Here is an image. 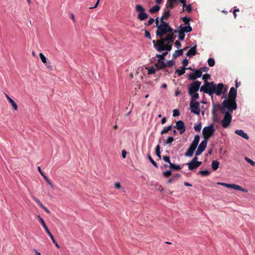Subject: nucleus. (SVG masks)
<instances>
[{
  "label": "nucleus",
  "mask_w": 255,
  "mask_h": 255,
  "mask_svg": "<svg viewBox=\"0 0 255 255\" xmlns=\"http://www.w3.org/2000/svg\"><path fill=\"white\" fill-rule=\"evenodd\" d=\"M154 47L158 51H162L166 50L170 51L172 49V45L170 43V33H167L166 36L162 39H158L155 43V40L153 41Z\"/></svg>",
  "instance_id": "nucleus-1"
},
{
  "label": "nucleus",
  "mask_w": 255,
  "mask_h": 255,
  "mask_svg": "<svg viewBox=\"0 0 255 255\" xmlns=\"http://www.w3.org/2000/svg\"><path fill=\"white\" fill-rule=\"evenodd\" d=\"M217 107L219 108L222 112H224L225 109H228L229 112L232 113L237 108V105L236 101H233L231 98L229 97L227 99H225L222 103V107L221 105H217Z\"/></svg>",
  "instance_id": "nucleus-2"
},
{
  "label": "nucleus",
  "mask_w": 255,
  "mask_h": 255,
  "mask_svg": "<svg viewBox=\"0 0 255 255\" xmlns=\"http://www.w3.org/2000/svg\"><path fill=\"white\" fill-rule=\"evenodd\" d=\"M160 23L158 27V30H156L155 32L157 36L160 37L161 38H163L164 35L168 33V31L172 30L171 27L167 23V22L162 20V19H160Z\"/></svg>",
  "instance_id": "nucleus-3"
},
{
  "label": "nucleus",
  "mask_w": 255,
  "mask_h": 255,
  "mask_svg": "<svg viewBox=\"0 0 255 255\" xmlns=\"http://www.w3.org/2000/svg\"><path fill=\"white\" fill-rule=\"evenodd\" d=\"M200 137L199 135H196L194 136V138L187 150L186 152L184 153V155L186 156H192L193 155L194 151L196 149L198 144L200 141Z\"/></svg>",
  "instance_id": "nucleus-4"
},
{
  "label": "nucleus",
  "mask_w": 255,
  "mask_h": 255,
  "mask_svg": "<svg viewBox=\"0 0 255 255\" xmlns=\"http://www.w3.org/2000/svg\"><path fill=\"white\" fill-rule=\"evenodd\" d=\"M200 91L208 94L209 95H213L215 93V84L214 82H206V86H202L200 88Z\"/></svg>",
  "instance_id": "nucleus-5"
},
{
  "label": "nucleus",
  "mask_w": 255,
  "mask_h": 255,
  "mask_svg": "<svg viewBox=\"0 0 255 255\" xmlns=\"http://www.w3.org/2000/svg\"><path fill=\"white\" fill-rule=\"evenodd\" d=\"M215 128H214L213 125H211L209 126L205 127L203 130L202 132L203 134L204 135V138L206 140V143L207 144V142L208 140V139L210 138L211 136L213 134H214Z\"/></svg>",
  "instance_id": "nucleus-6"
},
{
  "label": "nucleus",
  "mask_w": 255,
  "mask_h": 255,
  "mask_svg": "<svg viewBox=\"0 0 255 255\" xmlns=\"http://www.w3.org/2000/svg\"><path fill=\"white\" fill-rule=\"evenodd\" d=\"M225 115L222 121V126L224 128H228L232 122V115L229 112L224 111Z\"/></svg>",
  "instance_id": "nucleus-7"
},
{
  "label": "nucleus",
  "mask_w": 255,
  "mask_h": 255,
  "mask_svg": "<svg viewBox=\"0 0 255 255\" xmlns=\"http://www.w3.org/2000/svg\"><path fill=\"white\" fill-rule=\"evenodd\" d=\"M201 84V82L196 80L189 85L188 93L191 96V98L193 97L195 92H198L199 89H200Z\"/></svg>",
  "instance_id": "nucleus-8"
},
{
  "label": "nucleus",
  "mask_w": 255,
  "mask_h": 255,
  "mask_svg": "<svg viewBox=\"0 0 255 255\" xmlns=\"http://www.w3.org/2000/svg\"><path fill=\"white\" fill-rule=\"evenodd\" d=\"M218 185H223L227 188H233V189L239 190V191H243V192H248V190L245 188H242V186H239L237 184H229V183H226V182H217Z\"/></svg>",
  "instance_id": "nucleus-9"
},
{
  "label": "nucleus",
  "mask_w": 255,
  "mask_h": 255,
  "mask_svg": "<svg viewBox=\"0 0 255 255\" xmlns=\"http://www.w3.org/2000/svg\"><path fill=\"white\" fill-rule=\"evenodd\" d=\"M190 106L191 112L196 114H199L200 110L199 108V103L197 101L191 100L190 103Z\"/></svg>",
  "instance_id": "nucleus-10"
},
{
  "label": "nucleus",
  "mask_w": 255,
  "mask_h": 255,
  "mask_svg": "<svg viewBox=\"0 0 255 255\" xmlns=\"http://www.w3.org/2000/svg\"><path fill=\"white\" fill-rule=\"evenodd\" d=\"M227 91V88H224V84L222 83L216 85L215 84V93L217 95H221L222 94L225 93Z\"/></svg>",
  "instance_id": "nucleus-11"
},
{
  "label": "nucleus",
  "mask_w": 255,
  "mask_h": 255,
  "mask_svg": "<svg viewBox=\"0 0 255 255\" xmlns=\"http://www.w3.org/2000/svg\"><path fill=\"white\" fill-rule=\"evenodd\" d=\"M174 128L179 130L180 134H183L186 131L185 124L182 121L176 122V125H175Z\"/></svg>",
  "instance_id": "nucleus-12"
},
{
  "label": "nucleus",
  "mask_w": 255,
  "mask_h": 255,
  "mask_svg": "<svg viewBox=\"0 0 255 255\" xmlns=\"http://www.w3.org/2000/svg\"><path fill=\"white\" fill-rule=\"evenodd\" d=\"M207 147V141L205 138H204L203 140L199 144L197 150L196 152V155H200L202 152L204 151L205 149Z\"/></svg>",
  "instance_id": "nucleus-13"
},
{
  "label": "nucleus",
  "mask_w": 255,
  "mask_h": 255,
  "mask_svg": "<svg viewBox=\"0 0 255 255\" xmlns=\"http://www.w3.org/2000/svg\"><path fill=\"white\" fill-rule=\"evenodd\" d=\"M202 76V72L200 68L198 70H194V72L190 73L188 75V79L192 80H195L197 78L201 77Z\"/></svg>",
  "instance_id": "nucleus-14"
},
{
  "label": "nucleus",
  "mask_w": 255,
  "mask_h": 255,
  "mask_svg": "<svg viewBox=\"0 0 255 255\" xmlns=\"http://www.w3.org/2000/svg\"><path fill=\"white\" fill-rule=\"evenodd\" d=\"M201 163L202 162H195V161L193 162V159H192L190 162L188 163V168L190 170H193L200 166Z\"/></svg>",
  "instance_id": "nucleus-15"
},
{
  "label": "nucleus",
  "mask_w": 255,
  "mask_h": 255,
  "mask_svg": "<svg viewBox=\"0 0 255 255\" xmlns=\"http://www.w3.org/2000/svg\"><path fill=\"white\" fill-rule=\"evenodd\" d=\"M229 96L233 101H236L237 97V90L235 87H231L229 94Z\"/></svg>",
  "instance_id": "nucleus-16"
},
{
  "label": "nucleus",
  "mask_w": 255,
  "mask_h": 255,
  "mask_svg": "<svg viewBox=\"0 0 255 255\" xmlns=\"http://www.w3.org/2000/svg\"><path fill=\"white\" fill-rule=\"evenodd\" d=\"M178 32V30H173L171 27V30H169L168 32H169L170 35V44L173 43V41H174L175 38L176 37V35H174V33H176Z\"/></svg>",
  "instance_id": "nucleus-17"
},
{
  "label": "nucleus",
  "mask_w": 255,
  "mask_h": 255,
  "mask_svg": "<svg viewBox=\"0 0 255 255\" xmlns=\"http://www.w3.org/2000/svg\"><path fill=\"white\" fill-rule=\"evenodd\" d=\"M236 134H238V135L241 136V137H243L245 139H249V136L247 133H246V132H244L243 129H236L235 130Z\"/></svg>",
  "instance_id": "nucleus-18"
},
{
  "label": "nucleus",
  "mask_w": 255,
  "mask_h": 255,
  "mask_svg": "<svg viewBox=\"0 0 255 255\" xmlns=\"http://www.w3.org/2000/svg\"><path fill=\"white\" fill-rule=\"evenodd\" d=\"M197 53V45L190 48V49L187 52L186 55L187 56H194Z\"/></svg>",
  "instance_id": "nucleus-19"
},
{
  "label": "nucleus",
  "mask_w": 255,
  "mask_h": 255,
  "mask_svg": "<svg viewBox=\"0 0 255 255\" xmlns=\"http://www.w3.org/2000/svg\"><path fill=\"white\" fill-rule=\"evenodd\" d=\"M155 66L158 69H163L164 68V67H166V63H164L163 61H161V60H160L159 58H158V60L157 63H155Z\"/></svg>",
  "instance_id": "nucleus-20"
},
{
  "label": "nucleus",
  "mask_w": 255,
  "mask_h": 255,
  "mask_svg": "<svg viewBox=\"0 0 255 255\" xmlns=\"http://www.w3.org/2000/svg\"><path fill=\"white\" fill-rule=\"evenodd\" d=\"M38 218L39 219V221L40 223H41L42 226H43V227L45 230L46 233L49 235V233H50V231L48 229L46 224H45L43 219L42 218V217H40V216H39V215L38 216Z\"/></svg>",
  "instance_id": "nucleus-21"
},
{
  "label": "nucleus",
  "mask_w": 255,
  "mask_h": 255,
  "mask_svg": "<svg viewBox=\"0 0 255 255\" xmlns=\"http://www.w3.org/2000/svg\"><path fill=\"white\" fill-rule=\"evenodd\" d=\"M170 15V13L169 12V10L167 9V8H166V6H165V9H164V12H163V15L160 17V18L162 20H164V21L166 20V19H168Z\"/></svg>",
  "instance_id": "nucleus-22"
},
{
  "label": "nucleus",
  "mask_w": 255,
  "mask_h": 255,
  "mask_svg": "<svg viewBox=\"0 0 255 255\" xmlns=\"http://www.w3.org/2000/svg\"><path fill=\"white\" fill-rule=\"evenodd\" d=\"M147 17H148V14H147L145 11L138 13L137 15L138 19H139L140 20H144V19H147Z\"/></svg>",
  "instance_id": "nucleus-23"
},
{
  "label": "nucleus",
  "mask_w": 255,
  "mask_h": 255,
  "mask_svg": "<svg viewBox=\"0 0 255 255\" xmlns=\"http://www.w3.org/2000/svg\"><path fill=\"white\" fill-rule=\"evenodd\" d=\"M175 5V2H172V1H167V2L165 3L166 8L169 10L170 13L171 10H172V9L173 8V7H174Z\"/></svg>",
  "instance_id": "nucleus-24"
},
{
  "label": "nucleus",
  "mask_w": 255,
  "mask_h": 255,
  "mask_svg": "<svg viewBox=\"0 0 255 255\" xmlns=\"http://www.w3.org/2000/svg\"><path fill=\"white\" fill-rule=\"evenodd\" d=\"M6 98L8 100V101H9L10 103H11L13 109L14 110H17L18 106H17L16 103H15V102H14V101L13 100V99H11V98L9 97V96H8V95L6 94Z\"/></svg>",
  "instance_id": "nucleus-25"
},
{
  "label": "nucleus",
  "mask_w": 255,
  "mask_h": 255,
  "mask_svg": "<svg viewBox=\"0 0 255 255\" xmlns=\"http://www.w3.org/2000/svg\"><path fill=\"white\" fill-rule=\"evenodd\" d=\"M180 30H178L177 32L179 33L178 38L179 39V40H184L185 38V34L182 26H180Z\"/></svg>",
  "instance_id": "nucleus-26"
},
{
  "label": "nucleus",
  "mask_w": 255,
  "mask_h": 255,
  "mask_svg": "<svg viewBox=\"0 0 255 255\" xmlns=\"http://www.w3.org/2000/svg\"><path fill=\"white\" fill-rule=\"evenodd\" d=\"M220 162L218 160H213L211 163V167L213 170H217L219 168Z\"/></svg>",
  "instance_id": "nucleus-27"
},
{
  "label": "nucleus",
  "mask_w": 255,
  "mask_h": 255,
  "mask_svg": "<svg viewBox=\"0 0 255 255\" xmlns=\"http://www.w3.org/2000/svg\"><path fill=\"white\" fill-rule=\"evenodd\" d=\"M188 47H185L183 49H178V50L175 51L174 54H173V56L174 57H178V56L182 55L183 54V50L186 49Z\"/></svg>",
  "instance_id": "nucleus-28"
},
{
  "label": "nucleus",
  "mask_w": 255,
  "mask_h": 255,
  "mask_svg": "<svg viewBox=\"0 0 255 255\" xmlns=\"http://www.w3.org/2000/svg\"><path fill=\"white\" fill-rule=\"evenodd\" d=\"M160 7L158 5H154V6L152 7V8H150L149 12L151 13H156V12L159 11Z\"/></svg>",
  "instance_id": "nucleus-29"
},
{
  "label": "nucleus",
  "mask_w": 255,
  "mask_h": 255,
  "mask_svg": "<svg viewBox=\"0 0 255 255\" xmlns=\"http://www.w3.org/2000/svg\"><path fill=\"white\" fill-rule=\"evenodd\" d=\"M183 29V32L185 33V32H191V31L192 30V28L191 27L190 25V23H188L187 25L184 26V27H182Z\"/></svg>",
  "instance_id": "nucleus-30"
},
{
  "label": "nucleus",
  "mask_w": 255,
  "mask_h": 255,
  "mask_svg": "<svg viewBox=\"0 0 255 255\" xmlns=\"http://www.w3.org/2000/svg\"><path fill=\"white\" fill-rule=\"evenodd\" d=\"M39 57L41 59V61L44 63L47 67H48V65L47 64V58L45 56V55H43L42 52H40L39 54Z\"/></svg>",
  "instance_id": "nucleus-31"
},
{
  "label": "nucleus",
  "mask_w": 255,
  "mask_h": 255,
  "mask_svg": "<svg viewBox=\"0 0 255 255\" xmlns=\"http://www.w3.org/2000/svg\"><path fill=\"white\" fill-rule=\"evenodd\" d=\"M167 52H163L162 54H156L155 57H158L160 60H163L164 61L165 60V56L167 55Z\"/></svg>",
  "instance_id": "nucleus-32"
},
{
  "label": "nucleus",
  "mask_w": 255,
  "mask_h": 255,
  "mask_svg": "<svg viewBox=\"0 0 255 255\" xmlns=\"http://www.w3.org/2000/svg\"><path fill=\"white\" fill-rule=\"evenodd\" d=\"M171 169H174L175 170H179V169H181V167L180 165H176V164H174V163H170V166H169Z\"/></svg>",
  "instance_id": "nucleus-33"
},
{
  "label": "nucleus",
  "mask_w": 255,
  "mask_h": 255,
  "mask_svg": "<svg viewBox=\"0 0 255 255\" xmlns=\"http://www.w3.org/2000/svg\"><path fill=\"white\" fill-rule=\"evenodd\" d=\"M155 153L158 157H161L160 146L159 145H156V146L155 147Z\"/></svg>",
  "instance_id": "nucleus-34"
},
{
  "label": "nucleus",
  "mask_w": 255,
  "mask_h": 255,
  "mask_svg": "<svg viewBox=\"0 0 255 255\" xmlns=\"http://www.w3.org/2000/svg\"><path fill=\"white\" fill-rule=\"evenodd\" d=\"M211 77L210 74H205L202 76V79L204 80V86H206V82H208V79H210Z\"/></svg>",
  "instance_id": "nucleus-35"
},
{
  "label": "nucleus",
  "mask_w": 255,
  "mask_h": 255,
  "mask_svg": "<svg viewBox=\"0 0 255 255\" xmlns=\"http://www.w3.org/2000/svg\"><path fill=\"white\" fill-rule=\"evenodd\" d=\"M186 68H182L181 69H177L176 70L175 73H177L179 76H182V75L184 74L185 73Z\"/></svg>",
  "instance_id": "nucleus-36"
},
{
  "label": "nucleus",
  "mask_w": 255,
  "mask_h": 255,
  "mask_svg": "<svg viewBox=\"0 0 255 255\" xmlns=\"http://www.w3.org/2000/svg\"><path fill=\"white\" fill-rule=\"evenodd\" d=\"M49 236H50L51 239L52 240L53 243H54V244H55V246L57 247V248H59L60 246L58 244L57 242H56V240H55L53 235L50 232V231L49 232Z\"/></svg>",
  "instance_id": "nucleus-37"
},
{
  "label": "nucleus",
  "mask_w": 255,
  "mask_h": 255,
  "mask_svg": "<svg viewBox=\"0 0 255 255\" xmlns=\"http://www.w3.org/2000/svg\"><path fill=\"white\" fill-rule=\"evenodd\" d=\"M147 157H148V159H149L150 162L153 164V165L155 167L157 168L158 165H157V163H156L155 161H154V160H153V159L152 158V157H151L150 154H148Z\"/></svg>",
  "instance_id": "nucleus-38"
},
{
  "label": "nucleus",
  "mask_w": 255,
  "mask_h": 255,
  "mask_svg": "<svg viewBox=\"0 0 255 255\" xmlns=\"http://www.w3.org/2000/svg\"><path fill=\"white\" fill-rule=\"evenodd\" d=\"M207 62L210 67H213V66H214L215 64V60L213 58H208Z\"/></svg>",
  "instance_id": "nucleus-39"
},
{
  "label": "nucleus",
  "mask_w": 255,
  "mask_h": 255,
  "mask_svg": "<svg viewBox=\"0 0 255 255\" xmlns=\"http://www.w3.org/2000/svg\"><path fill=\"white\" fill-rule=\"evenodd\" d=\"M212 113L214 115V121H216V122H219L220 118H218L217 115L216 114L215 109H212Z\"/></svg>",
  "instance_id": "nucleus-40"
},
{
  "label": "nucleus",
  "mask_w": 255,
  "mask_h": 255,
  "mask_svg": "<svg viewBox=\"0 0 255 255\" xmlns=\"http://www.w3.org/2000/svg\"><path fill=\"white\" fill-rule=\"evenodd\" d=\"M174 138L172 136H169L166 140L165 141H164V144H171V143H172V142L174 141Z\"/></svg>",
  "instance_id": "nucleus-41"
},
{
  "label": "nucleus",
  "mask_w": 255,
  "mask_h": 255,
  "mask_svg": "<svg viewBox=\"0 0 255 255\" xmlns=\"http://www.w3.org/2000/svg\"><path fill=\"white\" fill-rule=\"evenodd\" d=\"M199 173L204 176H207V175H209L210 173V172L209 170H200L199 171Z\"/></svg>",
  "instance_id": "nucleus-42"
},
{
  "label": "nucleus",
  "mask_w": 255,
  "mask_h": 255,
  "mask_svg": "<svg viewBox=\"0 0 255 255\" xmlns=\"http://www.w3.org/2000/svg\"><path fill=\"white\" fill-rule=\"evenodd\" d=\"M135 10H136L137 11H139L140 13V12L144 11V10H145V8H144L141 5H136L135 6Z\"/></svg>",
  "instance_id": "nucleus-43"
},
{
  "label": "nucleus",
  "mask_w": 255,
  "mask_h": 255,
  "mask_svg": "<svg viewBox=\"0 0 255 255\" xmlns=\"http://www.w3.org/2000/svg\"><path fill=\"white\" fill-rule=\"evenodd\" d=\"M171 174H172V171H171V170H167V171H164V172H163V175L165 177H166V178H168V177L170 176V175H171Z\"/></svg>",
  "instance_id": "nucleus-44"
},
{
  "label": "nucleus",
  "mask_w": 255,
  "mask_h": 255,
  "mask_svg": "<svg viewBox=\"0 0 255 255\" xmlns=\"http://www.w3.org/2000/svg\"><path fill=\"white\" fill-rule=\"evenodd\" d=\"M163 160L164 162H167V163H169V166H170V163H171L170 159V157L169 156H163L162 157Z\"/></svg>",
  "instance_id": "nucleus-45"
},
{
  "label": "nucleus",
  "mask_w": 255,
  "mask_h": 255,
  "mask_svg": "<svg viewBox=\"0 0 255 255\" xmlns=\"http://www.w3.org/2000/svg\"><path fill=\"white\" fill-rule=\"evenodd\" d=\"M33 199L34 201H36L37 204H38V205L40 206V207H41L42 208V207H43V204H42L41 201H40L38 198H35V197H33Z\"/></svg>",
  "instance_id": "nucleus-46"
},
{
  "label": "nucleus",
  "mask_w": 255,
  "mask_h": 255,
  "mask_svg": "<svg viewBox=\"0 0 255 255\" xmlns=\"http://www.w3.org/2000/svg\"><path fill=\"white\" fill-rule=\"evenodd\" d=\"M199 98V95L197 93V92H196L194 95H192V97L191 98L192 100H193V101H196V99H198V98Z\"/></svg>",
  "instance_id": "nucleus-47"
},
{
  "label": "nucleus",
  "mask_w": 255,
  "mask_h": 255,
  "mask_svg": "<svg viewBox=\"0 0 255 255\" xmlns=\"http://www.w3.org/2000/svg\"><path fill=\"white\" fill-rule=\"evenodd\" d=\"M246 160L248 162V163H251L252 166H255V161L252 160V159L249 158V157H246Z\"/></svg>",
  "instance_id": "nucleus-48"
},
{
  "label": "nucleus",
  "mask_w": 255,
  "mask_h": 255,
  "mask_svg": "<svg viewBox=\"0 0 255 255\" xmlns=\"http://www.w3.org/2000/svg\"><path fill=\"white\" fill-rule=\"evenodd\" d=\"M174 64V62H173V61H172V60H171L170 61H168L166 63V67H172V66H173Z\"/></svg>",
  "instance_id": "nucleus-49"
},
{
  "label": "nucleus",
  "mask_w": 255,
  "mask_h": 255,
  "mask_svg": "<svg viewBox=\"0 0 255 255\" xmlns=\"http://www.w3.org/2000/svg\"><path fill=\"white\" fill-rule=\"evenodd\" d=\"M180 112L178 109H174L173 111V117H177V116L180 115Z\"/></svg>",
  "instance_id": "nucleus-50"
},
{
  "label": "nucleus",
  "mask_w": 255,
  "mask_h": 255,
  "mask_svg": "<svg viewBox=\"0 0 255 255\" xmlns=\"http://www.w3.org/2000/svg\"><path fill=\"white\" fill-rule=\"evenodd\" d=\"M190 19V18H189V17H183L182 18V20L183 21V22H184L185 24H187V23H189Z\"/></svg>",
  "instance_id": "nucleus-51"
},
{
  "label": "nucleus",
  "mask_w": 255,
  "mask_h": 255,
  "mask_svg": "<svg viewBox=\"0 0 255 255\" xmlns=\"http://www.w3.org/2000/svg\"><path fill=\"white\" fill-rule=\"evenodd\" d=\"M188 63H189L188 60L187 59V58H184V59H183L182 61V64L183 65V67H186V66L188 65Z\"/></svg>",
  "instance_id": "nucleus-52"
},
{
  "label": "nucleus",
  "mask_w": 255,
  "mask_h": 255,
  "mask_svg": "<svg viewBox=\"0 0 255 255\" xmlns=\"http://www.w3.org/2000/svg\"><path fill=\"white\" fill-rule=\"evenodd\" d=\"M155 26L157 28V30H158V27L160 25L159 17H156V18L155 19Z\"/></svg>",
  "instance_id": "nucleus-53"
},
{
  "label": "nucleus",
  "mask_w": 255,
  "mask_h": 255,
  "mask_svg": "<svg viewBox=\"0 0 255 255\" xmlns=\"http://www.w3.org/2000/svg\"><path fill=\"white\" fill-rule=\"evenodd\" d=\"M200 69L202 72V75L203 72L208 71V70H209V68H208V67L205 66V67H203L202 68H200Z\"/></svg>",
  "instance_id": "nucleus-54"
},
{
  "label": "nucleus",
  "mask_w": 255,
  "mask_h": 255,
  "mask_svg": "<svg viewBox=\"0 0 255 255\" xmlns=\"http://www.w3.org/2000/svg\"><path fill=\"white\" fill-rule=\"evenodd\" d=\"M185 7H186L185 10H186L188 12H191L192 8V5H191L190 4H189L188 5H186Z\"/></svg>",
  "instance_id": "nucleus-55"
},
{
  "label": "nucleus",
  "mask_w": 255,
  "mask_h": 255,
  "mask_svg": "<svg viewBox=\"0 0 255 255\" xmlns=\"http://www.w3.org/2000/svg\"><path fill=\"white\" fill-rule=\"evenodd\" d=\"M154 21V19L152 18V17H151L148 20L147 23L146 24V25H151V24H152V23H153Z\"/></svg>",
  "instance_id": "nucleus-56"
},
{
  "label": "nucleus",
  "mask_w": 255,
  "mask_h": 255,
  "mask_svg": "<svg viewBox=\"0 0 255 255\" xmlns=\"http://www.w3.org/2000/svg\"><path fill=\"white\" fill-rule=\"evenodd\" d=\"M194 128L196 131H200V130L201 129V125H196L194 127Z\"/></svg>",
  "instance_id": "nucleus-57"
},
{
  "label": "nucleus",
  "mask_w": 255,
  "mask_h": 255,
  "mask_svg": "<svg viewBox=\"0 0 255 255\" xmlns=\"http://www.w3.org/2000/svg\"><path fill=\"white\" fill-rule=\"evenodd\" d=\"M148 72L150 74H153V73H155V69L154 68H151L148 70Z\"/></svg>",
  "instance_id": "nucleus-58"
},
{
  "label": "nucleus",
  "mask_w": 255,
  "mask_h": 255,
  "mask_svg": "<svg viewBox=\"0 0 255 255\" xmlns=\"http://www.w3.org/2000/svg\"><path fill=\"white\" fill-rule=\"evenodd\" d=\"M145 36L148 38H151V36H150V34L149 32L148 31V30H145Z\"/></svg>",
  "instance_id": "nucleus-59"
},
{
  "label": "nucleus",
  "mask_w": 255,
  "mask_h": 255,
  "mask_svg": "<svg viewBox=\"0 0 255 255\" xmlns=\"http://www.w3.org/2000/svg\"><path fill=\"white\" fill-rule=\"evenodd\" d=\"M167 132H168V128H167V127H166V128H163V129H162L160 131V134H165V133H167Z\"/></svg>",
  "instance_id": "nucleus-60"
},
{
  "label": "nucleus",
  "mask_w": 255,
  "mask_h": 255,
  "mask_svg": "<svg viewBox=\"0 0 255 255\" xmlns=\"http://www.w3.org/2000/svg\"><path fill=\"white\" fill-rule=\"evenodd\" d=\"M175 44L176 45L177 48H180V47L181 46V44L180 42H179V41L178 40L175 41Z\"/></svg>",
  "instance_id": "nucleus-61"
},
{
  "label": "nucleus",
  "mask_w": 255,
  "mask_h": 255,
  "mask_svg": "<svg viewBox=\"0 0 255 255\" xmlns=\"http://www.w3.org/2000/svg\"><path fill=\"white\" fill-rule=\"evenodd\" d=\"M178 2L182 3L183 7H184L186 6V0H179Z\"/></svg>",
  "instance_id": "nucleus-62"
},
{
  "label": "nucleus",
  "mask_w": 255,
  "mask_h": 255,
  "mask_svg": "<svg viewBox=\"0 0 255 255\" xmlns=\"http://www.w3.org/2000/svg\"><path fill=\"white\" fill-rule=\"evenodd\" d=\"M115 188L119 189V188H120L121 187L120 182H116L115 184Z\"/></svg>",
  "instance_id": "nucleus-63"
},
{
  "label": "nucleus",
  "mask_w": 255,
  "mask_h": 255,
  "mask_svg": "<svg viewBox=\"0 0 255 255\" xmlns=\"http://www.w3.org/2000/svg\"><path fill=\"white\" fill-rule=\"evenodd\" d=\"M127 154V151H126V150H125V149L122 150V156L123 158L126 157Z\"/></svg>",
  "instance_id": "nucleus-64"
}]
</instances>
